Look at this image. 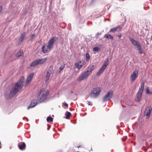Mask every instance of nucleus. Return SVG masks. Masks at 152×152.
<instances>
[{
	"instance_id": "9",
	"label": "nucleus",
	"mask_w": 152,
	"mask_h": 152,
	"mask_svg": "<svg viewBox=\"0 0 152 152\" xmlns=\"http://www.w3.org/2000/svg\"><path fill=\"white\" fill-rule=\"evenodd\" d=\"M89 73L86 71L85 72L82 74L78 78V80L81 81L84 79H86L88 77Z\"/></svg>"
},
{
	"instance_id": "19",
	"label": "nucleus",
	"mask_w": 152,
	"mask_h": 152,
	"mask_svg": "<svg viewBox=\"0 0 152 152\" xmlns=\"http://www.w3.org/2000/svg\"><path fill=\"white\" fill-rule=\"evenodd\" d=\"M48 48V46L46 45H44L42 47V51L44 53H46L47 52Z\"/></svg>"
},
{
	"instance_id": "5",
	"label": "nucleus",
	"mask_w": 152,
	"mask_h": 152,
	"mask_svg": "<svg viewBox=\"0 0 152 152\" xmlns=\"http://www.w3.org/2000/svg\"><path fill=\"white\" fill-rule=\"evenodd\" d=\"M113 96V93L112 91L108 92L102 98V102H105L109 100L112 98Z\"/></svg>"
},
{
	"instance_id": "26",
	"label": "nucleus",
	"mask_w": 152,
	"mask_h": 152,
	"mask_svg": "<svg viewBox=\"0 0 152 152\" xmlns=\"http://www.w3.org/2000/svg\"><path fill=\"white\" fill-rule=\"evenodd\" d=\"M51 73H49L48 72H47L46 78H45V82H46L49 79L51 75Z\"/></svg>"
},
{
	"instance_id": "45",
	"label": "nucleus",
	"mask_w": 152,
	"mask_h": 152,
	"mask_svg": "<svg viewBox=\"0 0 152 152\" xmlns=\"http://www.w3.org/2000/svg\"><path fill=\"white\" fill-rule=\"evenodd\" d=\"M64 105L66 107H67L68 106V104L66 103H65L64 104Z\"/></svg>"
},
{
	"instance_id": "32",
	"label": "nucleus",
	"mask_w": 152,
	"mask_h": 152,
	"mask_svg": "<svg viewBox=\"0 0 152 152\" xmlns=\"http://www.w3.org/2000/svg\"><path fill=\"white\" fill-rule=\"evenodd\" d=\"M90 56L89 53H87L86 54V60L87 61H88L90 59Z\"/></svg>"
},
{
	"instance_id": "4",
	"label": "nucleus",
	"mask_w": 152,
	"mask_h": 152,
	"mask_svg": "<svg viewBox=\"0 0 152 152\" xmlns=\"http://www.w3.org/2000/svg\"><path fill=\"white\" fill-rule=\"evenodd\" d=\"M102 88L99 87L94 88L91 91L90 94V97L92 98H95L97 97L99 95Z\"/></svg>"
},
{
	"instance_id": "44",
	"label": "nucleus",
	"mask_w": 152,
	"mask_h": 152,
	"mask_svg": "<svg viewBox=\"0 0 152 152\" xmlns=\"http://www.w3.org/2000/svg\"><path fill=\"white\" fill-rule=\"evenodd\" d=\"M94 0H91V4H92V3H93L94 1Z\"/></svg>"
},
{
	"instance_id": "11",
	"label": "nucleus",
	"mask_w": 152,
	"mask_h": 152,
	"mask_svg": "<svg viewBox=\"0 0 152 152\" xmlns=\"http://www.w3.org/2000/svg\"><path fill=\"white\" fill-rule=\"evenodd\" d=\"M37 101L36 99H34L32 100L30 104L28 107L27 108V109L28 110L30 108L34 107L37 105Z\"/></svg>"
},
{
	"instance_id": "38",
	"label": "nucleus",
	"mask_w": 152,
	"mask_h": 152,
	"mask_svg": "<svg viewBox=\"0 0 152 152\" xmlns=\"http://www.w3.org/2000/svg\"><path fill=\"white\" fill-rule=\"evenodd\" d=\"M146 92L147 94L149 93V90L148 88H146Z\"/></svg>"
},
{
	"instance_id": "22",
	"label": "nucleus",
	"mask_w": 152,
	"mask_h": 152,
	"mask_svg": "<svg viewBox=\"0 0 152 152\" xmlns=\"http://www.w3.org/2000/svg\"><path fill=\"white\" fill-rule=\"evenodd\" d=\"M109 62V59L108 58H107L106 60L104 62V64L102 66V67L103 68L105 69L107 66L108 65Z\"/></svg>"
},
{
	"instance_id": "17",
	"label": "nucleus",
	"mask_w": 152,
	"mask_h": 152,
	"mask_svg": "<svg viewBox=\"0 0 152 152\" xmlns=\"http://www.w3.org/2000/svg\"><path fill=\"white\" fill-rule=\"evenodd\" d=\"M87 70L86 71L88 73H91L94 69V65H89L87 68Z\"/></svg>"
},
{
	"instance_id": "14",
	"label": "nucleus",
	"mask_w": 152,
	"mask_h": 152,
	"mask_svg": "<svg viewBox=\"0 0 152 152\" xmlns=\"http://www.w3.org/2000/svg\"><path fill=\"white\" fill-rule=\"evenodd\" d=\"M142 92L139 91L136 94L137 98L135 99V101L137 102H140L142 98Z\"/></svg>"
},
{
	"instance_id": "21",
	"label": "nucleus",
	"mask_w": 152,
	"mask_h": 152,
	"mask_svg": "<svg viewBox=\"0 0 152 152\" xmlns=\"http://www.w3.org/2000/svg\"><path fill=\"white\" fill-rule=\"evenodd\" d=\"M140 85L141 87L139 88L138 91L143 93L144 88V83L141 82Z\"/></svg>"
},
{
	"instance_id": "12",
	"label": "nucleus",
	"mask_w": 152,
	"mask_h": 152,
	"mask_svg": "<svg viewBox=\"0 0 152 152\" xmlns=\"http://www.w3.org/2000/svg\"><path fill=\"white\" fill-rule=\"evenodd\" d=\"M123 27V26H118L115 27L111 28L109 31V32L115 33L117 31H119Z\"/></svg>"
},
{
	"instance_id": "16",
	"label": "nucleus",
	"mask_w": 152,
	"mask_h": 152,
	"mask_svg": "<svg viewBox=\"0 0 152 152\" xmlns=\"http://www.w3.org/2000/svg\"><path fill=\"white\" fill-rule=\"evenodd\" d=\"M54 43L53 40L51 39L49 40L48 45V48L49 49H51Z\"/></svg>"
},
{
	"instance_id": "54",
	"label": "nucleus",
	"mask_w": 152,
	"mask_h": 152,
	"mask_svg": "<svg viewBox=\"0 0 152 152\" xmlns=\"http://www.w3.org/2000/svg\"><path fill=\"white\" fill-rule=\"evenodd\" d=\"M151 39H152V35L151 36Z\"/></svg>"
},
{
	"instance_id": "27",
	"label": "nucleus",
	"mask_w": 152,
	"mask_h": 152,
	"mask_svg": "<svg viewBox=\"0 0 152 152\" xmlns=\"http://www.w3.org/2000/svg\"><path fill=\"white\" fill-rule=\"evenodd\" d=\"M66 119H69L71 115V113L69 112H66Z\"/></svg>"
},
{
	"instance_id": "15",
	"label": "nucleus",
	"mask_w": 152,
	"mask_h": 152,
	"mask_svg": "<svg viewBox=\"0 0 152 152\" xmlns=\"http://www.w3.org/2000/svg\"><path fill=\"white\" fill-rule=\"evenodd\" d=\"M26 32H24L20 35L18 40L19 42L20 43H21L23 41V40L26 37Z\"/></svg>"
},
{
	"instance_id": "30",
	"label": "nucleus",
	"mask_w": 152,
	"mask_h": 152,
	"mask_svg": "<svg viewBox=\"0 0 152 152\" xmlns=\"http://www.w3.org/2000/svg\"><path fill=\"white\" fill-rule=\"evenodd\" d=\"M100 50V48L98 47H95L93 48V50L95 52H98Z\"/></svg>"
},
{
	"instance_id": "39",
	"label": "nucleus",
	"mask_w": 152,
	"mask_h": 152,
	"mask_svg": "<svg viewBox=\"0 0 152 152\" xmlns=\"http://www.w3.org/2000/svg\"><path fill=\"white\" fill-rule=\"evenodd\" d=\"M3 9V7L2 6H0V14H1L2 12Z\"/></svg>"
},
{
	"instance_id": "34",
	"label": "nucleus",
	"mask_w": 152,
	"mask_h": 152,
	"mask_svg": "<svg viewBox=\"0 0 152 152\" xmlns=\"http://www.w3.org/2000/svg\"><path fill=\"white\" fill-rule=\"evenodd\" d=\"M35 35V34H32L30 36V41H32L34 38V36Z\"/></svg>"
},
{
	"instance_id": "42",
	"label": "nucleus",
	"mask_w": 152,
	"mask_h": 152,
	"mask_svg": "<svg viewBox=\"0 0 152 152\" xmlns=\"http://www.w3.org/2000/svg\"><path fill=\"white\" fill-rule=\"evenodd\" d=\"M121 34H118V37H119V38H121Z\"/></svg>"
},
{
	"instance_id": "7",
	"label": "nucleus",
	"mask_w": 152,
	"mask_h": 152,
	"mask_svg": "<svg viewBox=\"0 0 152 152\" xmlns=\"http://www.w3.org/2000/svg\"><path fill=\"white\" fill-rule=\"evenodd\" d=\"M89 73L86 71L85 72L82 74L78 78V80L81 81L84 79H86L88 77Z\"/></svg>"
},
{
	"instance_id": "10",
	"label": "nucleus",
	"mask_w": 152,
	"mask_h": 152,
	"mask_svg": "<svg viewBox=\"0 0 152 152\" xmlns=\"http://www.w3.org/2000/svg\"><path fill=\"white\" fill-rule=\"evenodd\" d=\"M138 71L135 70L133 72L130 76V79L132 81H134L137 77L138 75Z\"/></svg>"
},
{
	"instance_id": "18",
	"label": "nucleus",
	"mask_w": 152,
	"mask_h": 152,
	"mask_svg": "<svg viewBox=\"0 0 152 152\" xmlns=\"http://www.w3.org/2000/svg\"><path fill=\"white\" fill-rule=\"evenodd\" d=\"M152 110V108L151 107H148L146 109L145 111L146 112V115L147 117L149 116Z\"/></svg>"
},
{
	"instance_id": "35",
	"label": "nucleus",
	"mask_w": 152,
	"mask_h": 152,
	"mask_svg": "<svg viewBox=\"0 0 152 152\" xmlns=\"http://www.w3.org/2000/svg\"><path fill=\"white\" fill-rule=\"evenodd\" d=\"M51 39L53 40L54 42L58 40V38L56 37H52Z\"/></svg>"
},
{
	"instance_id": "55",
	"label": "nucleus",
	"mask_w": 152,
	"mask_h": 152,
	"mask_svg": "<svg viewBox=\"0 0 152 152\" xmlns=\"http://www.w3.org/2000/svg\"><path fill=\"white\" fill-rule=\"evenodd\" d=\"M48 130H49V128L48 129Z\"/></svg>"
},
{
	"instance_id": "53",
	"label": "nucleus",
	"mask_w": 152,
	"mask_h": 152,
	"mask_svg": "<svg viewBox=\"0 0 152 152\" xmlns=\"http://www.w3.org/2000/svg\"><path fill=\"white\" fill-rule=\"evenodd\" d=\"M147 44H148V42H147Z\"/></svg>"
},
{
	"instance_id": "41",
	"label": "nucleus",
	"mask_w": 152,
	"mask_h": 152,
	"mask_svg": "<svg viewBox=\"0 0 152 152\" xmlns=\"http://www.w3.org/2000/svg\"><path fill=\"white\" fill-rule=\"evenodd\" d=\"M102 34V32L99 33V32H97L96 34V35H101Z\"/></svg>"
},
{
	"instance_id": "29",
	"label": "nucleus",
	"mask_w": 152,
	"mask_h": 152,
	"mask_svg": "<svg viewBox=\"0 0 152 152\" xmlns=\"http://www.w3.org/2000/svg\"><path fill=\"white\" fill-rule=\"evenodd\" d=\"M53 67L51 66L49 67L48 70L47 72H48L49 73L51 74L53 72Z\"/></svg>"
},
{
	"instance_id": "48",
	"label": "nucleus",
	"mask_w": 152,
	"mask_h": 152,
	"mask_svg": "<svg viewBox=\"0 0 152 152\" xmlns=\"http://www.w3.org/2000/svg\"><path fill=\"white\" fill-rule=\"evenodd\" d=\"M1 142L0 141V149L1 148Z\"/></svg>"
},
{
	"instance_id": "43",
	"label": "nucleus",
	"mask_w": 152,
	"mask_h": 152,
	"mask_svg": "<svg viewBox=\"0 0 152 152\" xmlns=\"http://www.w3.org/2000/svg\"><path fill=\"white\" fill-rule=\"evenodd\" d=\"M27 119L28 121V119L27 117H24L23 118V119Z\"/></svg>"
},
{
	"instance_id": "33",
	"label": "nucleus",
	"mask_w": 152,
	"mask_h": 152,
	"mask_svg": "<svg viewBox=\"0 0 152 152\" xmlns=\"http://www.w3.org/2000/svg\"><path fill=\"white\" fill-rule=\"evenodd\" d=\"M53 119L51 116H48L47 118V121L48 122H52L53 121Z\"/></svg>"
},
{
	"instance_id": "57",
	"label": "nucleus",
	"mask_w": 152,
	"mask_h": 152,
	"mask_svg": "<svg viewBox=\"0 0 152 152\" xmlns=\"http://www.w3.org/2000/svg\"><path fill=\"white\" fill-rule=\"evenodd\" d=\"M77 152H80L79 151H77Z\"/></svg>"
},
{
	"instance_id": "8",
	"label": "nucleus",
	"mask_w": 152,
	"mask_h": 152,
	"mask_svg": "<svg viewBox=\"0 0 152 152\" xmlns=\"http://www.w3.org/2000/svg\"><path fill=\"white\" fill-rule=\"evenodd\" d=\"M89 73L86 71L85 72L82 74L78 78V80L81 81L84 79H86L88 77Z\"/></svg>"
},
{
	"instance_id": "37",
	"label": "nucleus",
	"mask_w": 152,
	"mask_h": 152,
	"mask_svg": "<svg viewBox=\"0 0 152 152\" xmlns=\"http://www.w3.org/2000/svg\"><path fill=\"white\" fill-rule=\"evenodd\" d=\"M65 67V65H61L59 67V69L61 70H63L64 68Z\"/></svg>"
},
{
	"instance_id": "56",
	"label": "nucleus",
	"mask_w": 152,
	"mask_h": 152,
	"mask_svg": "<svg viewBox=\"0 0 152 152\" xmlns=\"http://www.w3.org/2000/svg\"><path fill=\"white\" fill-rule=\"evenodd\" d=\"M80 147V146L78 147V148Z\"/></svg>"
},
{
	"instance_id": "20",
	"label": "nucleus",
	"mask_w": 152,
	"mask_h": 152,
	"mask_svg": "<svg viewBox=\"0 0 152 152\" xmlns=\"http://www.w3.org/2000/svg\"><path fill=\"white\" fill-rule=\"evenodd\" d=\"M26 147V145L24 142H22L21 144L20 145H18V147L19 149L21 150H24Z\"/></svg>"
},
{
	"instance_id": "47",
	"label": "nucleus",
	"mask_w": 152,
	"mask_h": 152,
	"mask_svg": "<svg viewBox=\"0 0 152 152\" xmlns=\"http://www.w3.org/2000/svg\"><path fill=\"white\" fill-rule=\"evenodd\" d=\"M148 94H152V92H150L149 91V93Z\"/></svg>"
},
{
	"instance_id": "46",
	"label": "nucleus",
	"mask_w": 152,
	"mask_h": 152,
	"mask_svg": "<svg viewBox=\"0 0 152 152\" xmlns=\"http://www.w3.org/2000/svg\"><path fill=\"white\" fill-rule=\"evenodd\" d=\"M122 141H125V140L126 139H124L123 138H122Z\"/></svg>"
},
{
	"instance_id": "25",
	"label": "nucleus",
	"mask_w": 152,
	"mask_h": 152,
	"mask_svg": "<svg viewBox=\"0 0 152 152\" xmlns=\"http://www.w3.org/2000/svg\"><path fill=\"white\" fill-rule=\"evenodd\" d=\"M104 37L109 39H111L112 40L113 39V36L110 34H105L104 36Z\"/></svg>"
},
{
	"instance_id": "36",
	"label": "nucleus",
	"mask_w": 152,
	"mask_h": 152,
	"mask_svg": "<svg viewBox=\"0 0 152 152\" xmlns=\"http://www.w3.org/2000/svg\"><path fill=\"white\" fill-rule=\"evenodd\" d=\"M85 62V61L83 60H82L81 61H79L78 62H77V63H79V64L83 65V64Z\"/></svg>"
},
{
	"instance_id": "28",
	"label": "nucleus",
	"mask_w": 152,
	"mask_h": 152,
	"mask_svg": "<svg viewBox=\"0 0 152 152\" xmlns=\"http://www.w3.org/2000/svg\"><path fill=\"white\" fill-rule=\"evenodd\" d=\"M22 53L23 52H21V51L20 50L16 54L15 56L16 57H19L21 56Z\"/></svg>"
},
{
	"instance_id": "50",
	"label": "nucleus",
	"mask_w": 152,
	"mask_h": 152,
	"mask_svg": "<svg viewBox=\"0 0 152 152\" xmlns=\"http://www.w3.org/2000/svg\"><path fill=\"white\" fill-rule=\"evenodd\" d=\"M107 20H109V21H110V19H107Z\"/></svg>"
},
{
	"instance_id": "52",
	"label": "nucleus",
	"mask_w": 152,
	"mask_h": 152,
	"mask_svg": "<svg viewBox=\"0 0 152 152\" xmlns=\"http://www.w3.org/2000/svg\"><path fill=\"white\" fill-rule=\"evenodd\" d=\"M71 93H73V91H71Z\"/></svg>"
},
{
	"instance_id": "40",
	"label": "nucleus",
	"mask_w": 152,
	"mask_h": 152,
	"mask_svg": "<svg viewBox=\"0 0 152 152\" xmlns=\"http://www.w3.org/2000/svg\"><path fill=\"white\" fill-rule=\"evenodd\" d=\"M88 102V105L92 106V104L90 102L87 101Z\"/></svg>"
},
{
	"instance_id": "2",
	"label": "nucleus",
	"mask_w": 152,
	"mask_h": 152,
	"mask_svg": "<svg viewBox=\"0 0 152 152\" xmlns=\"http://www.w3.org/2000/svg\"><path fill=\"white\" fill-rule=\"evenodd\" d=\"M129 39L132 44L135 47H136L137 50L139 51V53L140 54L143 53V50L142 46L139 42L137 41L131 37H129Z\"/></svg>"
},
{
	"instance_id": "1",
	"label": "nucleus",
	"mask_w": 152,
	"mask_h": 152,
	"mask_svg": "<svg viewBox=\"0 0 152 152\" xmlns=\"http://www.w3.org/2000/svg\"><path fill=\"white\" fill-rule=\"evenodd\" d=\"M24 78L22 76L16 83L13 90L10 91V94H16L18 91V88H21V84L24 82Z\"/></svg>"
},
{
	"instance_id": "49",
	"label": "nucleus",
	"mask_w": 152,
	"mask_h": 152,
	"mask_svg": "<svg viewBox=\"0 0 152 152\" xmlns=\"http://www.w3.org/2000/svg\"><path fill=\"white\" fill-rule=\"evenodd\" d=\"M61 70H60L59 71V73H61Z\"/></svg>"
},
{
	"instance_id": "31",
	"label": "nucleus",
	"mask_w": 152,
	"mask_h": 152,
	"mask_svg": "<svg viewBox=\"0 0 152 152\" xmlns=\"http://www.w3.org/2000/svg\"><path fill=\"white\" fill-rule=\"evenodd\" d=\"M80 18V20L79 21V22L80 23H84V21L85 20V19L83 17H80L79 18Z\"/></svg>"
},
{
	"instance_id": "24",
	"label": "nucleus",
	"mask_w": 152,
	"mask_h": 152,
	"mask_svg": "<svg viewBox=\"0 0 152 152\" xmlns=\"http://www.w3.org/2000/svg\"><path fill=\"white\" fill-rule=\"evenodd\" d=\"M75 66L76 68L80 70L83 66V65L79 64V63H75Z\"/></svg>"
},
{
	"instance_id": "13",
	"label": "nucleus",
	"mask_w": 152,
	"mask_h": 152,
	"mask_svg": "<svg viewBox=\"0 0 152 152\" xmlns=\"http://www.w3.org/2000/svg\"><path fill=\"white\" fill-rule=\"evenodd\" d=\"M34 75V73L32 72L28 76L26 80V85L28 84L29 82L32 79Z\"/></svg>"
},
{
	"instance_id": "3",
	"label": "nucleus",
	"mask_w": 152,
	"mask_h": 152,
	"mask_svg": "<svg viewBox=\"0 0 152 152\" xmlns=\"http://www.w3.org/2000/svg\"><path fill=\"white\" fill-rule=\"evenodd\" d=\"M49 93L48 91H40L39 95L37 96V99L39 100L40 102H41L46 99Z\"/></svg>"
},
{
	"instance_id": "51",
	"label": "nucleus",
	"mask_w": 152,
	"mask_h": 152,
	"mask_svg": "<svg viewBox=\"0 0 152 152\" xmlns=\"http://www.w3.org/2000/svg\"><path fill=\"white\" fill-rule=\"evenodd\" d=\"M40 42H41V41H39L38 42V43H40Z\"/></svg>"
},
{
	"instance_id": "23",
	"label": "nucleus",
	"mask_w": 152,
	"mask_h": 152,
	"mask_svg": "<svg viewBox=\"0 0 152 152\" xmlns=\"http://www.w3.org/2000/svg\"><path fill=\"white\" fill-rule=\"evenodd\" d=\"M105 69L103 68L102 67L99 70L98 72H97L96 75L99 76L104 72Z\"/></svg>"
},
{
	"instance_id": "6",
	"label": "nucleus",
	"mask_w": 152,
	"mask_h": 152,
	"mask_svg": "<svg viewBox=\"0 0 152 152\" xmlns=\"http://www.w3.org/2000/svg\"><path fill=\"white\" fill-rule=\"evenodd\" d=\"M47 59V58H44L42 59H38L33 61L30 64V66H34L38 64L43 63Z\"/></svg>"
}]
</instances>
